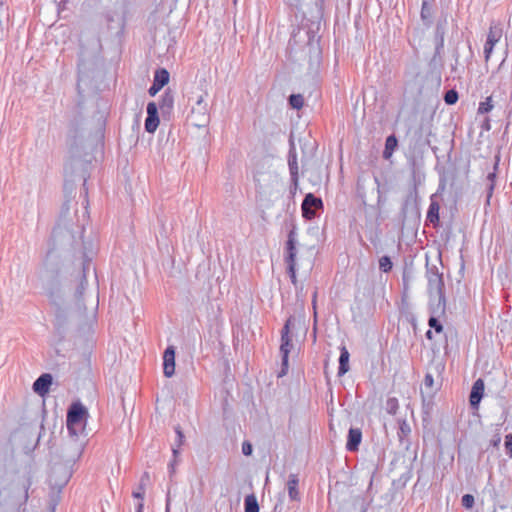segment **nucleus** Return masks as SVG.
Segmentation results:
<instances>
[{
  "label": "nucleus",
  "instance_id": "f257e3e1",
  "mask_svg": "<svg viewBox=\"0 0 512 512\" xmlns=\"http://www.w3.org/2000/svg\"><path fill=\"white\" fill-rule=\"evenodd\" d=\"M88 201L84 200L81 208L73 199H66L61 206L56 227L52 238L56 245L75 249L82 246L83 231L88 221Z\"/></svg>",
  "mask_w": 512,
  "mask_h": 512
},
{
  "label": "nucleus",
  "instance_id": "f03ea898",
  "mask_svg": "<svg viewBox=\"0 0 512 512\" xmlns=\"http://www.w3.org/2000/svg\"><path fill=\"white\" fill-rule=\"evenodd\" d=\"M72 476V467L60 462V457H51L45 486L38 492L36 512H55L61 493Z\"/></svg>",
  "mask_w": 512,
  "mask_h": 512
},
{
  "label": "nucleus",
  "instance_id": "7ed1b4c3",
  "mask_svg": "<svg viewBox=\"0 0 512 512\" xmlns=\"http://www.w3.org/2000/svg\"><path fill=\"white\" fill-rule=\"evenodd\" d=\"M84 450V441L79 436L70 435L60 448V451L52 457H60V462L73 467L75 462L81 457Z\"/></svg>",
  "mask_w": 512,
  "mask_h": 512
},
{
  "label": "nucleus",
  "instance_id": "20e7f679",
  "mask_svg": "<svg viewBox=\"0 0 512 512\" xmlns=\"http://www.w3.org/2000/svg\"><path fill=\"white\" fill-rule=\"evenodd\" d=\"M207 93L203 92L196 96V101L192 106L189 119L196 127H205L210 121L208 103L206 101Z\"/></svg>",
  "mask_w": 512,
  "mask_h": 512
},
{
  "label": "nucleus",
  "instance_id": "39448f33",
  "mask_svg": "<svg viewBox=\"0 0 512 512\" xmlns=\"http://www.w3.org/2000/svg\"><path fill=\"white\" fill-rule=\"evenodd\" d=\"M86 414V408L82 404L74 403L70 406L66 421L69 435L79 436L83 432Z\"/></svg>",
  "mask_w": 512,
  "mask_h": 512
},
{
  "label": "nucleus",
  "instance_id": "423d86ee",
  "mask_svg": "<svg viewBox=\"0 0 512 512\" xmlns=\"http://www.w3.org/2000/svg\"><path fill=\"white\" fill-rule=\"evenodd\" d=\"M258 193L265 198H270L278 193L279 179L271 173H261L256 178Z\"/></svg>",
  "mask_w": 512,
  "mask_h": 512
},
{
  "label": "nucleus",
  "instance_id": "0eeeda50",
  "mask_svg": "<svg viewBox=\"0 0 512 512\" xmlns=\"http://www.w3.org/2000/svg\"><path fill=\"white\" fill-rule=\"evenodd\" d=\"M295 319L293 317H289L282 329L281 332V346L280 353L282 356V371L280 376L286 373L288 368V357L290 350L292 348L291 338L289 336L290 328L294 325Z\"/></svg>",
  "mask_w": 512,
  "mask_h": 512
},
{
  "label": "nucleus",
  "instance_id": "6e6552de",
  "mask_svg": "<svg viewBox=\"0 0 512 512\" xmlns=\"http://www.w3.org/2000/svg\"><path fill=\"white\" fill-rule=\"evenodd\" d=\"M427 293L444 294V281L442 273L436 266H426Z\"/></svg>",
  "mask_w": 512,
  "mask_h": 512
},
{
  "label": "nucleus",
  "instance_id": "1a4fd4ad",
  "mask_svg": "<svg viewBox=\"0 0 512 512\" xmlns=\"http://www.w3.org/2000/svg\"><path fill=\"white\" fill-rule=\"evenodd\" d=\"M322 207V200L315 197L312 193H308L302 202V215L304 218L311 220L315 217L316 210Z\"/></svg>",
  "mask_w": 512,
  "mask_h": 512
},
{
  "label": "nucleus",
  "instance_id": "9d476101",
  "mask_svg": "<svg viewBox=\"0 0 512 512\" xmlns=\"http://www.w3.org/2000/svg\"><path fill=\"white\" fill-rule=\"evenodd\" d=\"M502 28L500 25H497V24H492L490 26V29H489V32H488V35H487V40H486V43H485V46H484V56H485V60L488 61L492 52H493V49H494V46L500 41L501 37H502Z\"/></svg>",
  "mask_w": 512,
  "mask_h": 512
},
{
  "label": "nucleus",
  "instance_id": "9b49d317",
  "mask_svg": "<svg viewBox=\"0 0 512 512\" xmlns=\"http://www.w3.org/2000/svg\"><path fill=\"white\" fill-rule=\"evenodd\" d=\"M428 308L431 315H441L445 312V296L444 294H428Z\"/></svg>",
  "mask_w": 512,
  "mask_h": 512
},
{
  "label": "nucleus",
  "instance_id": "f8f14e48",
  "mask_svg": "<svg viewBox=\"0 0 512 512\" xmlns=\"http://www.w3.org/2000/svg\"><path fill=\"white\" fill-rule=\"evenodd\" d=\"M163 372L166 377H171L175 372V349L173 346L167 347L164 352Z\"/></svg>",
  "mask_w": 512,
  "mask_h": 512
},
{
  "label": "nucleus",
  "instance_id": "ddd939ff",
  "mask_svg": "<svg viewBox=\"0 0 512 512\" xmlns=\"http://www.w3.org/2000/svg\"><path fill=\"white\" fill-rule=\"evenodd\" d=\"M53 383V377L49 373L42 374L36 381H34V392L44 397Z\"/></svg>",
  "mask_w": 512,
  "mask_h": 512
},
{
  "label": "nucleus",
  "instance_id": "4468645a",
  "mask_svg": "<svg viewBox=\"0 0 512 512\" xmlns=\"http://www.w3.org/2000/svg\"><path fill=\"white\" fill-rule=\"evenodd\" d=\"M484 381L482 379H477L471 389L469 401L470 405L477 409L479 406V403L484 395Z\"/></svg>",
  "mask_w": 512,
  "mask_h": 512
},
{
  "label": "nucleus",
  "instance_id": "2eb2a0df",
  "mask_svg": "<svg viewBox=\"0 0 512 512\" xmlns=\"http://www.w3.org/2000/svg\"><path fill=\"white\" fill-rule=\"evenodd\" d=\"M362 440V432L359 428H350L347 437L346 449L357 451Z\"/></svg>",
  "mask_w": 512,
  "mask_h": 512
},
{
  "label": "nucleus",
  "instance_id": "dca6fc26",
  "mask_svg": "<svg viewBox=\"0 0 512 512\" xmlns=\"http://www.w3.org/2000/svg\"><path fill=\"white\" fill-rule=\"evenodd\" d=\"M288 165L291 175V181L295 189L298 187V163L295 148L292 147L289 151Z\"/></svg>",
  "mask_w": 512,
  "mask_h": 512
},
{
  "label": "nucleus",
  "instance_id": "f3484780",
  "mask_svg": "<svg viewBox=\"0 0 512 512\" xmlns=\"http://www.w3.org/2000/svg\"><path fill=\"white\" fill-rule=\"evenodd\" d=\"M298 476L295 474H290L287 481V490L289 498L293 501L299 500V492H298Z\"/></svg>",
  "mask_w": 512,
  "mask_h": 512
},
{
  "label": "nucleus",
  "instance_id": "a211bd4d",
  "mask_svg": "<svg viewBox=\"0 0 512 512\" xmlns=\"http://www.w3.org/2000/svg\"><path fill=\"white\" fill-rule=\"evenodd\" d=\"M349 352L345 346H342L340 349V357H339V368L338 375L342 376L349 370Z\"/></svg>",
  "mask_w": 512,
  "mask_h": 512
},
{
  "label": "nucleus",
  "instance_id": "6ab92c4d",
  "mask_svg": "<svg viewBox=\"0 0 512 512\" xmlns=\"http://www.w3.org/2000/svg\"><path fill=\"white\" fill-rule=\"evenodd\" d=\"M397 144H398V141L394 135H390L386 138L385 149L383 151V157L385 159H389L392 156L394 150L397 147Z\"/></svg>",
  "mask_w": 512,
  "mask_h": 512
},
{
  "label": "nucleus",
  "instance_id": "aec40b11",
  "mask_svg": "<svg viewBox=\"0 0 512 512\" xmlns=\"http://www.w3.org/2000/svg\"><path fill=\"white\" fill-rule=\"evenodd\" d=\"M244 509L245 512H259V505L255 495L251 494L245 497Z\"/></svg>",
  "mask_w": 512,
  "mask_h": 512
},
{
  "label": "nucleus",
  "instance_id": "412c9836",
  "mask_svg": "<svg viewBox=\"0 0 512 512\" xmlns=\"http://www.w3.org/2000/svg\"><path fill=\"white\" fill-rule=\"evenodd\" d=\"M439 209H440V206H439V204L437 202L432 201L430 203L429 209H428V212H427V219L431 223L438 222V220H439Z\"/></svg>",
  "mask_w": 512,
  "mask_h": 512
},
{
  "label": "nucleus",
  "instance_id": "4be33fe9",
  "mask_svg": "<svg viewBox=\"0 0 512 512\" xmlns=\"http://www.w3.org/2000/svg\"><path fill=\"white\" fill-rule=\"evenodd\" d=\"M175 432H176L177 436H176L175 443L172 446V453H173V456L176 458L178 453H179V447L184 442V435L182 433V430H181L180 426H176L175 427Z\"/></svg>",
  "mask_w": 512,
  "mask_h": 512
},
{
  "label": "nucleus",
  "instance_id": "5701e85b",
  "mask_svg": "<svg viewBox=\"0 0 512 512\" xmlns=\"http://www.w3.org/2000/svg\"><path fill=\"white\" fill-rule=\"evenodd\" d=\"M154 81L164 87L169 81V73L166 69H158L154 75Z\"/></svg>",
  "mask_w": 512,
  "mask_h": 512
},
{
  "label": "nucleus",
  "instance_id": "b1692460",
  "mask_svg": "<svg viewBox=\"0 0 512 512\" xmlns=\"http://www.w3.org/2000/svg\"><path fill=\"white\" fill-rule=\"evenodd\" d=\"M159 125L158 116H147L145 120V130L148 133H154Z\"/></svg>",
  "mask_w": 512,
  "mask_h": 512
},
{
  "label": "nucleus",
  "instance_id": "393cba45",
  "mask_svg": "<svg viewBox=\"0 0 512 512\" xmlns=\"http://www.w3.org/2000/svg\"><path fill=\"white\" fill-rule=\"evenodd\" d=\"M289 104L294 109H301L304 105V98L301 94H292L289 97Z\"/></svg>",
  "mask_w": 512,
  "mask_h": 512
},
{
  "label": "nucleus",
  "instance_id": "a878e982",
  "mask_svg": "<svg viewBox=\"0 0 512 512\" xmlns=\"http://www.w3.org/2000/svg\"><path fill=\"white\" fill-rule=\"evenodd\" d=\"M492 97H487L485 101L481 102L478 107V113L485 114L493 109Z\"/></svg>",
  "mask_w": 512,
  "mask_h": 512
},
{
  "label": "nucleus",
  "instance_id": "bb28decb",
  "mask_svg": "<svg viewBox=\"0 0 512 512\" xmlns=\"http://www.w3.org/2000/svg\"><path fill=\"white\" fill-rule=\"evenodd\" d=\"M132 495H133L134 498H137V499L141 500V502H139L137 504V506H136V512H143L144 504H143L142 500H143L144 495H145L144 488L138 487L137 490L133 491Z\"/></svg>",
  "mask_w": 512,
  "mask_h": 512
},
{
  "label": "nucleus",
  "instance_id": "cd10ccee",
  "mask_svg": "<svg viewBox=\"0 0 512 512\" xmlns=\"http://www.w3.org/2000/svg\"><path fill=\"white\" fill-rule=\"evenodd\" d=\"M24 435L25 433L23 429H17L11 434L10 442L12 443V445L17 447L19 444H21Z\"/></svg>",
  "mask_w": 512,
  "mask_h": 512
},
{
  "label": "nucleus",
  "instance_id": "c85d7f7f",
  "mask_svg": "<svg viewBox=\"0 0 512 512\" xmlns=\"http://www.w3.org/2000/svg\"><path fill=\"white\" fill-rule=\"evenodd\" d=\"M174 98L173 95L169 92H166L161 100L160 108L161 109H170L173 106Z\"/></svg>",
  "mask_w": 512,
  "mask_h": 512
},
{
  "label": "nucleus",
  "instance_id": "c756f323",
  "mask_svg": "<svg viewBox=\"0 0 512 512\" xmlns=\"http://www.w3.org/2000/svg\"><path fill=\"white\" fill-rule=\"evenodd\" d=\"M457 100H458V93L456 90L451 89L445 93L444 101L446 104L453 105L457 102Z\"/></svg>",
  "mask_w": 512,
  "mask_h": 512
},
{
  "label": "nucleus",
  "instance_id": "7c9ffc66",
  "mask_svg": "<svg viewBox=\"0 0 512 512\" xmlns=\"http://www.w3.org/2000/svg\"><path fill=\"white\" fill-rule=\"evenodd\" d=\"M437 315H431L428 320V325L431 329H434L436 333H441L443 331V326L436 318Z\"/></svg>",
  "mask_w": 512,
  "mask_h": 512
},
{
  "label": "nucleus",
  "instance_id": "2f4dec72",
  "mask_svg": "<svg viewBox=\"0 0 512 512\" xmlns=\"http://www.w3.org/2000/svg\"><path fill=\"white\" fill-rule=\"evenodd\" d=\"M398 400L396 398H389L386 401V410L389 414L394 415L398 410Z\"/></svg>",
  "mask_w": 512,
  "mask_h": 512
},
{
  "label": "nucleus",
  "instance_id": "473e14b6",
  "mask_svg": "<svg viewBox=\"0 0 512 512\" xmlns=\"http://www.w3.org/2000/svg\"><path fill=\"white\" fill-rule=\"evenodd\" d=\"M379 268L383 271V272H388L391 270L392 268V262H391V259L388 257V256H383L380 258L379 260Z\"/></svg>",
  "mask_w": 512,
  "mask_h": 512
},
{
  "label": "nucleus",
  "instance_id": "72a5a7b5",
  "mask_svg": "<svg viewBox=\"0 0 512 512\" xmlns=\"http://www.w3.org/2000/svg\"><path fill=\"white\" fill-rule=\"evenodd\" d=\"M296 231L295 228L291 229L288 234V240L286 243V250H291L292 248L296 247Z\"/></svg>",
  "mask_w": 512,
  "mask_h": 512
},
{
  "label": "nucleus",
  "instance_id": "f704fd0d",
  "mask_svg": "<svg viewBox=\"0 0 512 512\" xmlns=\"http://www.w3.org/2000/svg\"><path fill=\"white\" fill-rule=\"evenodd\" d=\"M462 506L466 509H471L474 506L475 499L474 496L471 494H465L462 496L461 499Z\"/></svg>",
  "mask_w": 512,
  "mask_h": 512
},
{
  "label": "nucleus",
  "instance_id": "c9c22d12",
  "mask_svg": "<svg viewBox=\"0 0 512 512\" xmlns=\"http://www.w3.org/2000/svg\"><path fill=\"white\" fill-rule=\"evenodd\" d=\"M495 178H496V174L495 172H492V173H489L488 176H487V179L489 180L490 184L488 186V200L490 199V197L492 196V193H493V190H494V187H495Z\"/></svg>",
  "mask_w": 512,
  "mask_h": 512
},
{
  "label": "nucleus",
  "instance_id": "e433bc0d",
  "mask_svg": "<svg viewBox=\"0 0 512 512\" xmlns=\"http://www.w3.org/2000/svg\"><path fill=\"white\" fill-rule=\"evenodd\" d=\"M504 446H505L507 455L511 458L512 457V434L511 433L507 434L505 436Z\"/></svg>",
  "mask_w": 512,
  "mask_h": 512
},
{
  "label": "nucleus",
  "instance_id": "4c0bfd02",
  "mask_svg": "<svg viewBox=\"0 0 512 512\" xmlns=\"http://www.w3.org/2000/svg\"><path fill=\"white\" fill-rule=\"evenodd\" d=\"M286 251H287V256H286L287 265L296 264L295 263L296 253H297L296 247L292 248L291 250H286Z\"/></svg>",
  "mask_w": 512,
  "mask_h": 512
},
{
  "label": "nucleus",
  "instance_id": "58836bf2",
  "mask_svg": "<svg viewBox=\"0 0 512 512\" xmlns=\"http://www.w3.org/2000/svg\"><path fill=\"white\" fill-rule=\"evenodd\" d=\"M147 116H158V108L156 103L149 102L147 105Z\"/></svg>",
  "mask_w": 512,
  "mask_h": 512
},
{
  "label": "nucleus",
  "instance_id": "ea45409f",
  "mask_svg": "<svg viewBox=\"0 0 512 512\" xmlns=\"http://www.w3.org/2000/svg\"><path fill=\"white\" fill-rule=\"evenodd\" d=\"M501 443V434L499 432V429H496V433L492 436L490 440V444L493 447L498 448Z\"/></svg>",
  "mask_w": 512,
  "mask_h": 512
},
{
  "label": "nucleus",
  "instance_id": "a19ab883",
  "mask_svg": "<svg viewBox=\"0 0 512 512\" xmlns=\"http://www.w3.org/2000/svg\"><path fill=\"white\" fill-rule=\"evenodd\" d=\"M295 265L296 264H290L288 266V273L291 278V281L293 284H296V271H295Z\"/></svg>",
  "mask_w": 512,
  "mask_h": 512
},
{
  "label": "nucleus",
  "instance_id": "79ce46f5",
  "mask_svg": "<svg viewBox=\"0 0 512 512\" xmlns=\"http://www.w3.org/2000/svg\"><path fill=\"white\" fill-rule=\"evenodd\" d=\"M163 87L158 85L155 81H153V84L149 88L148 92L151 96H155Z\"/></svg>",
  "mask_w": 512,
  "mask_h": 512
},
{
  "label": "nucleus",
  "instance_id": "37998d69",
  "mask_svg": "<svg viewBox=\"0 0 512 512\" xmlns=\"http://www.w3.org/2000/svg\"><path fill=\"white\" fill-rule=\"evenodd\" d=\"M242 453L246 456L251 455L252 453V445L249 442H244L242 444Z\"/></svg>",
  "mask_w": 512,
  "mask_h": 512
},
{
  "label": "nucleus",
  "instance_id": "c03bdc74",
  "mask_svg": "<svg viewBox=\"0 0 512 512\" xmlns=\"http://www.w3.org/2000/svg\"><path fill=\"white\" fill-rule=\"evenodd\" d=\"M149 480H150V476L147 472H145L140 478L139 487H142L145 489V486L148 484Z\"/></svg>",
  "mask_w": 512,
  "mask_h": 512
},
{
  "label": "nucleus",
  "instance_id": "a18cd8bd",
  "mask_svg": "<svg viewBox=\"0 0 512 512\" xmlns=\"http://www.w3.org/2000/svg\"><path fill=\"white\" fill-rule=\"evenodd\" d=\"M85 285H86V280H85V277L82 279V281L80 282L77 290H76V297H80L82 294H83V291L85 290Z\"/></svg>",
  "mask_w": 512,
  "mask_h": 512
},
{
  "label": "nucleus",
  "instance_id": "49530a36",
  "mask_svg": "<svg viewBox=\"0 0 512 512\" xmlns=\"http://www.w3.org/2000/svg\"><path fill=\"white\" fill-rule=\"evenodd\" d=\"M421 17L423 19H427L429 17V7L426 2H423L422 9H421Z\"/></svg>",
  "mask_w": 512,
  "mask_h": 512
},
{
  "label": "nucleus",
  "instance_id": "de8ad7c7",
  "mask_svg": "<svg viewBox=\"0 0 512 512\" xmlns=\"http://www.w3.org/2000/svg\"><path fill=\"white\" fill-rule=\"evenodd\" d=\"M433 376L431 374H426L425 375V378H424V385L427 387V388H431L433 386Z\"/></svg>",
  "mask_w": 512,
  "mask_h": 512
},
{
  "label": "nucleus",
  "instance_id": "09e8293b",
  "mask_svg": "<svg viewBox=\"0 0 512 512\" xmlns=\"http://www.w3.org/2000/svg\"><path fill=\"white\" fill-rule=\"evenodd\" d=\"M29 486H30V481L28 480L27 485H24V496H25L26 500L28 499V489H29Z\"/></svg>",
  "mask_w": 512,
  "mask_h": 512
},
{
  "label": "nucleus",
  "instance_id": "8fccbe9b",
  "mask_svg": "<svg viewBox=\"0 0 512 512\" xmlns=\"http://www.w3.org/2000/svg\"><path fill=\"white\" fill-rule=\"evenodd\" d=\"M22 451H23L24 454L29 455L32 450L30 449V447L28 445H24L22 447Z\"/></svg>",
  "mask_w": 512,
  "mask_h": 512
},
{
  "label": "nucleus",
  "instance_id": "3c124183",
  "mask_svg": "<svg viewBox=\"0 0 512 512\" xmlns=\"http://www.w3.org/2000/svg\"><path fill=\"white\" fill-rule=\"evenodd\" d=\"M401 430H402L403 433H405L406 431L409 432L410 428L404 422L403 425L401 426Z\"/></svg>",
  "mask_w": 512,
  "mask_h": 512
},
{
  "label": "nucleus",
  "instance_id": "603ef678",
  "mask_svg": "<svg viewBox=\"0 0 512 512\" xmlns=\"http://www.w3.org/2000/svg\"><path fill=\"white\" fill-rule=\"evenodd\" d=\"M169 471H170V473H171V474H173V473L175 472L174 462H171V463L169 464Z\"/></svg>",
  "mask_w": 512,
  "mask_h": 512
},
{
  "label": "nucleus",
  "instance_id": "864d4df0",
  "mask_svg": "<svg viewBox=\"0 0 512 512\" xmlns=\"http://www.w3.org/2000/svg\"><path fill=\"white\" fill-rule=\"evenodd\" d=\"M432 335H433V334H432V331H431V330H428V331L426 332V337H427V339H430V340H431V339H432Z\"/></svg>",
  "mask_w": 512,
  "mask_h": 512
},
{
  "label": "nucleus",
  "instance_id": "5fc2aeb1",
  "mask_svg": "<svg viewBox=\"0 0 512 512\" xmlns=\"http://www.w3.org/2000/svg\"><path fill=\"white\" fill-rule=\"evenodd\" d=\"M64 190H65V193L67 194L68 190H69V187H68V184L66 183L65 186H64ZM73 191V188H70V193H72Z\"/></svg>",
  "mask_w": 512,
  "mask_h": 512
},
{
  "label": "nucleus",
  "instance_id": "6e6d98bb",
  "mask_svg": "<svg viewBox=\"0 0 512 512\" xmlns=\"http://www.w3.org/2000/svg\"><path fill=\"white\" fill-rule=\"evenodd\" d=\"M497 166H498V160L496 161V163L494 165V169H497Z\"/></svg>",
  "mask_w": 512,
  "mask_h": 512
},
{
  "label": "nucleus",
  "instance_id": "4d7b16f0",
  "mask_svg": "<svg viewBox=\"0 0 512 512\" xmlns=\"http://www.w3.org/2000/svg\"><path fill=\"white\" fill-rule=\"evenodd\" d=\"M86 181H87L86 178H84V182H83L84 188L86 187Z\"/></svg>",
  "mask_w": 512,
  "mask_h": 512
},
{
  "label": "nucleus",
  "instance_id": "13d9d810",
  "mask_svg": "<svg viewBox=\"0 0 512 512\" xmlns=\"http://www.w3.org/2000/svg\"><path fill=\"white\" fill-rule=\"evenodd\" d=\"M41 437H42V434L40 432L39 435H38V441L41 439Z\"/></svg>",
  "mask_w": 512,
  "mask_h": 512
},
{
  "label": "nucleus",
  "instance_id": "bf43d9fd",
  "mask_svg": "<svg viewBox=\"0 0 512 512\" xmlns=\"http://www.w3.org/2000/svg\"><path fill=\"white\" fill-rule=\"evenodd\" d=\"M166 506H167V509H168L169 508V498L167 499Z\"/></svg>",
  "mask_w": 512,
  "mask_h": 512
}]
</instances>
